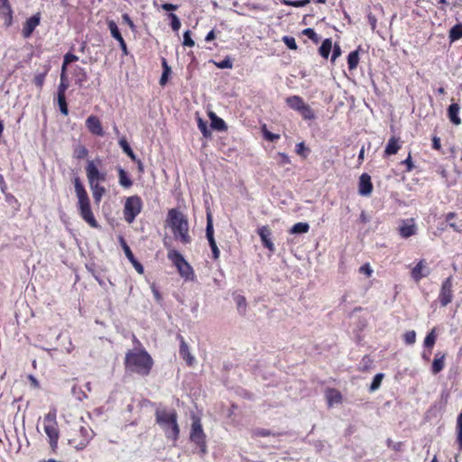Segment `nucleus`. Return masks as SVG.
I'll return each mask as SVG.
<instances>
[{"label":"nucleus","instance_id":"f257e3e1","mask_svg":"<svg viewBox=\"0 0 462 462\" xmlns=\"http://www.w3.org/2000/svg\"><path fill=\"white\" fill-rule=\"evenodd\" d=\"M125 369L141 376H148L153 366V360L144 349L129 350L125 357Z\"/></svg>","mask_w":462,"mask_h":462},{"label":"nucleus","instance_id":"f03ea898","mask_svg":"<svg viewBox=\"0 0 462 462\" xmlns=\"http://www.w3.org/2000/svg\"><path fill=\"white\" fill-rule=\"evenodd\" d=\"M167 223L176 240L184 245L191 243L188 217L179 209L171 208L167 214Z\"/></svg>","mask_w":462,"mask_h":462},{"label":"nucleus","instance_id":"7ed1b4c3","mask_svg":"<svg viewBox=\"0 0 462 462\" xmlns=\"http://www.w3.org/2000/svg\"><path fill=\"white\" fill-rule=\"evenodd\" d=\"M75 192L78 198V210L81 218L91 227H99L98 222L97 221L93 211L91 209L90 199L88 192L81 183L79 177H75L73 180Z\"/></svg>","mask_w":462,"mask_h":462},{"label":"nucleus","instance_id":"20e7f679","mask_svg":"<svg viewBox=\"0 0 462 462\" xmlns=\"http://www.w3.org/2000/svg\"><path fill=\"white\" fill-rule=\"evenodd\" d=\"M177 419L178 414L175 410L157 409L155 411L156 423L163 429L165 437L174 442L180 437V427Z\"/></svg>","mask_w":462,"mask_h":462},{"label":"nucleus","instance_id":"39448f33","mask_svg":"<svg viewBox=\"0 0 462 462\" xmlns=\"http://www.w3.org/2000/svg\"><path fill=\"white\" fill-rule=\"evenodd\" d=\"M69 444L77 450L84 449L94 437L91 427L84 421L73 424L67 433Z\"/></svg>","mask_w":462,"mask_h":462},{"label":"nucleus","instance_id":"423d86ee","mask_svg":"<svg viewBox=\"0 0 462 462\" xmlns=\"http://www.w3.org/2000/svg\"><path fill=\"white\" fill-rule=\"evenodd\" d=\"M168 259L177 268L180 275L185 280L193 281L195 273L192 266L185 260L183 255L173 248L168 249Z\"/></svg>","mask_w":462,"mask_h":462},{"label":"nucleus","instance_id":"0eeeda50","mask_svg":"<svg viewBox=\"0 0 462 462\" xmlns=\"http://www.w3.org/2000/svg\"><path fill=\"white\" fill-rule=\"evenodd\" d=\"M43 428L49 438V444L52 452H56L58 448V441L60 438V430L57 422V415L55 411H50L44 417Z\"/></svg>","mask_w":462,"mask_h":462},{"label":"nucleus","instance_id":"6e6552de","mask_svg":"<svg viewBox=\"0 0 462 462\" xmlns=\"http://www.w3.org/2000/svg\"><path fill=\"white\" fill-rule=\"evenodd\" d=\"M189 440L196 445L200 455L204 456L208 453L207 436L203 430L200 419L196 416L192 418Z\"/></svg>","mask_w":462,"mask_h":462},{"label":"nucleus","instance_id":"1a4fd4ad","mask_svg":"<svg viewBox=\"0 0 462 462\" xmlns=\"http://www.w3.org/2000/svg\"><path fill=\"white\" fill-rule=\"evenodd\" d=\"M101 164L99 158L87 162L85 171L88 184L102 183L106 180V172L99 169Z\"/></svg>","mask_w":462,"mask_h":462},{"label":"nucleus","instance_id":"9d476101","mask_svg":"<svg viewBox=\"0 0 462 462\" xmlns=\"http://www.w3.org/2000/svg\"><path fill=\"white\" fill-rule=\"evenodd\" d=\"M143 208L142 199L138 195L128 197L124 206V218L131 224L135 217L141 213Z\"/></svg>","mask_w":462,"mask_h":462},{"label":"nucleus","instance_id":"9b49d317","mask_svg":"<svg viewBox=\"0 0 462 462\" xmlns=\"http://www.w3.org/2000/svg\"><path fill=\"white\" fill-rule=\"evenodd\" d=\"M453 278L448 277L442 282L438 300L442 307H446L453 300Z\"/></svg>","mask_w":462,"mask_h":462},{"label":"nucleus","instance_id":"f8f14e48","mask_svg":"<svg viewBox=\"0 0 462 462\" xmlns=\"http://www.w3.org/2000/svg\"><path fill=\"white\" fill-rule=\"evenodd\" d=\"M206 236L211 248L212 259L217 261L220 257V251L214 237L213 221L210 214H208L207 217Z\"/></svg>","mask_w":462,"mask_h":462},{"label":"nucleus","instance_id":"ddd939ff","mask_svg":"<svg viewBox=\"0 0 462 462\" xmlns=\"http://www.w3.org/2000/svg\"><path fill=\"white\" fill-rule=\"evenodd\" d=\"M430 270L428 266V263L425 259H420L418 263L411 270V278L415 282H419L423 278L430 275Z\"/></svg>","mask_w":462,"mask_h":462},{"label":"nucleus","instance_id":"4468645a","mask_svg":"<svg viewBox=\"0 0 462 462\" xmlns=\"http://www.w3.org/2000/svg\"><path fill=\"white\" fill-rule=\"evenodd\" d=\"M417 226L414 218L403 219L398 228L399 235L402 238L407 239L417 234Z\"/></svg>","mask_w":462,"mask_h":462},{"label":"nucleus","instance_id":"2eb2a0df","mask_svg":"<svg viewBox=\"0 0 462 462\" xmlns=\"http://www.w3.org/2000/svg\"><path fill=\"white\" fill-rule=\"evenodd\" d=\"M41 13H36L28 18L23 25L22 34L23 38L28 39L32 36L35 28L40 24Z\"/></svg>","mask_w":462,"mask_h":462},{"label":"nucleus","instance_id":"dca6fc26","mask_svg":"<svg viewBox=\"0 0 462 462\" xmlns=\"http://www.w3.org/2000/svg\"><path fill=\"white\" fill-rule=\"evenodd\" d=\"M86 127L88 128V132L96 136H104L105 132L103 130V126L101 124L100 119L94 115L89 116L86 122Z\"/></svg>","mask_w":462,"mask_h":462},{"label":"nucleus","instance_id":"f3484780","mask_svg":"<svg viewBox=\"0 0 462 462\" xmlns=\"http://www.w3.org/2000/svg\"><path fill=\"white\" fill-rule=\"evenodd\" d=\"M257 234L259 235L263 245L267 248L270 252L273 253L275 251V247L273 243L272 242L271 236L272 231L267 226H263L258 228Z\"/></svg>","mask_w":462,"mask_h":462},{"label":"nucleus","instance_id":"a211bd4d","mask_svg":"<svg viewBox=\"0 0 462 462\" xmlns=\"http://www.w3.org/2000/svg\"><path fill=\"white\" fill-rule=\"evenodd\" d=\"M373 183L368 173H363L359 178L358 192L361 196H370L373 192Z\"/></svg>","mask_w":462,"mask_h":462},{"label":"nucleus","instance_id":"6ab92c4d","mask_svg":"<svg viewBox=\"0 0 462 462\" xmlns=\"http://www.w3.org/2000/svg\"><path fill=\"white\" fill-rule=\"evenodd\" d=\"M180 340V356L185 360L186 364L189 366H192L195 361L194 356L190 354L188 344L186 343L184 337L180 335L178 336Z\"/></svg>","mask_w":462,"mask_h":462},{"label":"nucleus","instance_id":"aec40b11","mask_svg":"<svg viewBox=\"0 0 462 462\" xmlns=\"http://www.w3.org/2000/svg\"><path fill=\"white\" fill-rule=\"evenodd\" d=\"M325 397L328 407L341 403L343 400L341 393L336 388H328L325 391Z\"/></svg>","mask_w":462,"mask_h":462},{"label":"nucleus","instance_id":"412c9836","mask_svg":"<svg viewBox=\"0 0 462 462\" xmlns=\"http://www.w3.org/2000/svg\"><path fill=\"white\" fill-rule=\"evenodd\" d=\"M445 358L446 355L441 352H438L435 354L432 365H431V373L433 374H438L440 373L445 367Z\"/></svg>","mask_w":462,"mask_h":462},{"label":"nucleus","instance_id":"4be33fe9","mask_svg":"<svg viewBox=\"0 0 462 462\" xmlns=\"http://www.w3.org/2000/svg\"><path fill=\"white\" fill-rule=\"evenodd\" d=\"M400 138L392 136L386 144L384 149V156H391L396 154L401 149Z\"/></svg>","mask_w":462,"mask_h":462},{"label":"nucleus","instance_id":"5701e85b","mask_svg":"<svg viewBox=\"0 0 462 462\" xmlns=\"http://www.w3.org/2000/svg\"><path fill=\"white\" fill-rule=\"evenodd\" d=\"M286 105L292 110L299 111L306 105L304 99L298 95L290 96L285 99Z\"/></svg>","mask_w":462,"mask_h":462},{"label":"nucleus","instance_id":"b1692460","mask_svg":"<svg viewBox=\"0 0 462 462\" xmlns=\"http://www.w3.org/2000/svg\"><path fill=\"white\" fill-rule=\"evenodd\" d=\"M459 110L460 106L457 103H452L448 108V117L455 125H459L461 124V119L458 116Z\"/></svg>","mask_w":462,"mask_h":462},{"label":"nucleus","instance_id":"393cba45","mask_svg":"<svg viewBox=\"0 0 462 462\" xmlns=\"http://www.w3.org/2000/svg\"><path fill=\"white\" fill-rule=\"evenodd\" d=\"M95 203L99 204L106 193V189L101 183L89 184Z\"/></svg>","mask_w":462,"mask_h":462},{"label":"nucleus","instance_id":"a878e982","mask_svg":"<svg viewBox=\"0 0 462 462\" xmlns=\"http://www.w3.org/2000/svg\"><path fill=\"white\" fill-rule=\"evenodd\" d=\"M73 75L75 77V83L81 87L88 80V74L85 69L76 66L73 71Z\"/></svg>","mask_w":462,"mask_h":462},{"label":"nucleus","instance_id":"bb28decb","mask_svg":"<svg viewBox=\"0 0 462 462\" xmlns=\"http://www.w3.org/2000/svg\"><path fill=\"white\" fill-rule=\"evenodd\" d=\"M361 46L357 48V50L351 51L347 56V65L349 70H354L357 68L360 58H359V51Z\"/></svg>","mask_w":462,"mask_h":462},{"label":"nucleus","instance_id":"cd10ccee","mask_svg":"<svg viewBox=\"0 0 462 462\" xmlns=\"http://www.w3.org/2000/svg\"><path fill=\"white\" fill-rule=\"evenodd\" d=\"M44 69L42 73H38L34 76L33 83L39 88L42 89L45 81V78L51 69L49 64L43 66Z\"/></svg>","mask_w":462,"mask_h":462},{"label":"nucleus","instance_id":"c85d7f7f","mask_svg":"<svg viewBox=\"0 0 462 462\" xmlns=\"http://www.w3.org/2000/svg\"><path fill=\"white\" fill-rule=\"evenodd\" d=\"M210 119H211V127L213 129L218 130V131H226L227 126L225 123V121L216 116L214 113L209 114Z\"/></svg>","mask_w":462,"mask_h":462},{"label":"nucleus","instance_id":"c756f323","mask_svg":"<svg viewBox=\"0 0 462 462\" xmlns=\"http://www.w3.org/2000/svg\"><path fill=\"white\" fill-rule=\"evenodd\" d=\"M162 74L160 79V85L165 86L168 82L169 76L171 73V68L168 65V62L165 58L162 59Z\"/></svg>","mask_w":462,"mask_h":462},{"label":"nucleus","instance_id":"7c9ffc66","mask_svg":"<svg viewBox=\"0 0 462 462\" xmlns=\"http://www.w3.org/2000/svg\"><path fill=\"white\" fill-rule=\"evenodd\" d=\"M299 114L302 117L303 120L311 121L316 118L315 111L311 108V106L306 103L304 106L299 111Z\"/></svg>","mask_w":462,"mask_h":462},{"label":"nucleus","instance_id":"2f4dec72","mask_svg":"<svg viewBox=\"0 0 462 462\" xmlns=\"http://www.w3.org/2000/svg\"><path fill=\"white\" fill-rule=\"evenodd\" d=\"M331 50H332V40L330 38H328L322 42L321 46L319 49V52L321 57H323L324 59H328Z\"/></svg>","mask_w":462,"mask_h":462},{"label":"nucleus","instance_id":"473e14b6","mask_svg":"<svg viewBox=\"0 0 462 462\" xmlns=\"http://www.w3.org/2000/svg\"><path fill=\"white\" fill-rule=\"evenodd\" d=\"M448 38L451 42H454L462 38V23H457L448 32Z\"/></svg>","mask_w":462,"mask_h":462},{"label":"nucleus","instance_id":"72a5a7b5","mask_svg":"<svg viewBox=\"0 0 462 462\" xmlns=\"http://www.w3.org/2000/svg\"><path fill=\"white\" fill-rule=\"evenodd\" d=\"M106 23H107V27L110 31L111 36L114 39H116L117 42L124 39L119 31V28H118L116 23L114 20H107Z\"/></svg>","mask_w":462,"mask_h":462},{"label":"nucleus","instance_id":"f704fd0d","mask_svg":"<svg viewBox=\"0 0 462 462\" xmlns=\"http://www.w3.org/2000/svg\"><path fill=\"white\" fill-rule=\"evenodd\" d=\"M437 340V333L436 328H432L430 332L427 334V336L424 338L423 345L426 348L430 350V353L431 352L432 347L434 346Z\"/></svg>","mask_w":462,"mask_h":462},{"label":"nucleus","instance_id":"c9c22d12","mask_svg":"<svg viewBox=\"0 0 462 462\" xmlns=\"http://www.w3.org/2000/svg\"><path fill=\"white\" fill-rule=\"evenodd\" d=\"M88 155V148L83 144H78L73 149V157L77 160L85 159Z\"/></svg>","mask_w":462,"mask_h":462},{"label":"nucleus","instance_id":"e433bc0d","mask_svg":"<svg viewBox=\"0 0 462 462\" xmlns=\"http://www.w3.org/2000/svg\"><path fill=\"white\" fill-rule=\"evenodd\" d=\"M119 183L122 187L128 189L133 185L132 180L129 178L126 171L123 169L118 170Z\"/></svg>","mask_w":462,"mask_h":462},{"label":"nucleus","instance_id":"4c0bfd02","mask_svg":"<svg viewBox=\"0 0 462 462\" xmlns=\"http://www.w3.org/2000/svg\"><path fill=\"white\" fill-rule=\"evenodd\" d=\"M235 301L236 303V307H237V310H238L239 314L242 316H245V312H246V307H247L245 297L243 295H236L235 297Z\"/></svg>","mask_w":462,"mask_h":462},{"label":"nucleus","instance_id":"58836bf2","mask_svg":"<svg viewBox=\"0 0 462 462\" xmlns=\"http://www.w3.org/2000/svg\"><path fill=\"white\" fill-rule=\"evenodd\" d=\"M57 103L60 107V111L62 115L68 116L69 115V108L68 104L66 101V95L65 94H60L57 93Z\"/></svg>","mask_w":462,"mask_h":462},{"label":"nucleus","instance_id":"ea45409f","mask_svg":"<svg viewBox=\"0 0 462 462\" xmlns=\"http://www.w3.org/2000/svg\"><path fill=\"white\" fill-rule=\"evenodd\" d=\"M119 145L123 149V151L131 158L132 161H137V157L130 147L128 142L125 138H122L119 140Z\"/></svg>","mask_w":462,"mask_h":462},{"label":"nucleus","instance_id":"a19ab883","mask_svg":"<svg viewBox=\"0 0 462 462\" xmlns=\"http://www.w3.org/2000/svg\"><path fill=\"white\" fill-rule=\"evenodd\" d=\"M69 88V79L67 76V72L60 71V80L58 86L57 93H61L66 95V91Z\"/></svg>","mask_w":462,"mask_h":462},{"label":"nucleus","instance_id":"79ce46f5","mask_svg":"<svg viewBox=\"0 0 462 462\" xmlns=\"http://www.w3.org/2000/svg\"><path fill=\"white\" fill-rule=\"evenodd\" d=\"M457 443L458 446V449L462 450V411L458 414L457 418Z\"/></svg>","mask_w":462,"mask_h":462},{"label":"nucleus","instance_id":"37998d69","mask_svg":"<svg viewBox=\"0 0 462 462\" xmlns=\"http://www.w3.org/2000/svg\"><path fill=\"white\" fill-rule=\"evenodd\" d=\"M456 213L455 212H448L447 215H446V221L449 222V226L451 228H453L454 231L456 232H462V221L459 222V224L456 223V222H450L453 218L456 217Z\"/></svg>","mask_w":462,"mask_h":462},{"label":"nucleus","instance_id":"c03bdc74","mask_svg":"<svg viewBox=\"0 0 462 462\" xmlns=\"http://www.w3.org/2000/svg\"><path fill=\"white\" fill-rule=\"evenodd\" d=\"M310 229V226L308 223L299 222L292 226L291 228V234H303L307 233Z\"/></svg>","mask_w":462,"mask_h":462},{"label":"nucleus","instance_id":"a18cd8bd","mask_svg":"<svg viewBox=\"0 0 462 462\" xmlns=\"http://www.w3.org/2000/svg\"><path fill=\"white\" fill-rule=\"evenodd\" d=\"M79 60V57L75 54L68 52L64 55L63 63L61 66V71L67 72L68 65L71 62H75Z\"/></svg>","mask_w":462,"mask_h":462},{"label":"nucleus","instance_id":"49530a36","mask_svg":"<svg viewBox=\"0 0 462 462\" xmlns=\"http://www.w3.org/2000/svg\"><path fill=\"white\" fill-rule=\"evenodd\" d=\"M261 131L263 133V135L264 137L265 140L267 141H270V142H276L280 139V134H273L272 132H270L268 129H267V126L266 125H263L262 127H261Z\"/></svg>","mask_w":462,"mask_h":462},{"label":"nucleus","instance_id":"de8ad7c7","mask_svg":"<svg viewBox=\"0 0 462 462\" xmlns=\"http://www.w3.org/2000/svg\"><path fill=\"white\" fill-rule=\"evenodd\" d=\"M372 365H373V359L371 358L370 356L365 355L361 360L359 371L367 372L371 369Z\"/></svg>","mask_w":462,"mask_h":462},{"label":"nucleus","instance_id":"09e8293b","mask_svg":"<svg viewBox=\"0 0 462 462\" xmlns=\"http://www.w3.org/2000/svg\"><path fill=\"white\" fill-rule=\"evenodd\" d=\"M295 152L297 154L306 159L310 153V149L306 147L305 143L302 142L296 144Z\"/></svg>","mask_w":462,"mask_h":462},{"label":"nucleus","instance_id":"8fccbe9b","mask_svg":"<svg viewBox=\"0 0 462 462\" xmlns=\"http://www.w3.org/2000/svg\"><path fill=\"white\" fill-rule=\"evenodd\" d=\"M168 18L171 20V27L174 32H178L181 26L180 21L179 17L173 14L170 13L168 14Z\"/></svg>","mask_w":462,"mask_h":462},{"label":"nucleus","instance_id":"3c124183","mask_svg":"<svg viewBox=\"0 0 462 462\" xmlns=\"http://www.w3.org/2000/svg\"><path fill=\"white\" fill-rule=\"evenodd\" d=\"M384 377V374H382V373H379L377 374L374 375V379H373V382L370 385V391L371 392H374L376 391L377 389H379V387L381 386V383H382V381Z\"/></svg>","mask_w":462,"mask_h":462},{"label":"nucleus","instance_id":"603ef678","mask_svg":"<svg viewBox=\"0 0 462 462\" xmlns=\"http://www.w3.org/2000/svg\"><path fill=\"white\" fill-rule=\"evenodd\" d=\"M310 0H299V1H292V0H282V3L288 6H293V7H302L310 4Z\"/></svg>","mask_w":462,"mask_h":462},{"label":"nucleus","instance_id":"864d4df0","mask_svg":"<svg viewBox=\"0 0 462 462\" xmlns=\"http://www.w3.org/2000/svg\"><path fill=\"white\" fill-rule=\"evenodd\" d=\"M403 340L407 345H412L416 341V332L414 330L406 331L403 334Z\"/></svg>","mask_w":462,"mask_h":462},{"label":"nucleus","instance_id":"5fc2aeb1","mask_svg":"<svg viewBox=\"0 0 462 462\" xmlns=\"http://www.w3.org/2000/svg\"><path fill=\"white\" fill-rule=\"evenodd\" d=\"M120 243H121V245L123 247V250L125 252L126 258L129 261L134 260V258H135V257H134L132 250L130 249V247L128 246V245L126 244V242L125 241V239L123 237H120Z\"/></svg>","mask_w":462,"mask_h":462},{"label":"nucleus","instance_id":"6e6d98bb","mask_svg":"<svg viewBox=\"0 0 462 462\" xmlns=\"http://www.w3.org/2000/svg\"><path fill=\"white\" fill-rule=\"evenodd\" d=\"M198 126L203 136L209 137L211 135V132L208 130L207 123L204 122L201 118L199 119Z\"/></svg>","mask_w":462,"mask_h":462},{"label":"nucleus","instance_id":"4d7b16f0","mask_svg":"<svg viewBox=\"0 0 462 462\" xmlns=\"http://www.w3.org/2000/svg\"><path fill=\"white\" fill-rule=\"evenodd\" d=\"M282 41H283V42L286 44V46L290 50H296L297 49L296 41H295V39L293 37H291V36H284L282 38Z\"/></svg>","mask_w":462,"mask_h":462},{"label":"nucleus","instance_id":"13d9d810","mask_svg":"<svg viewBox=\"0 0 462 462\" xmlns=\"http://www.w3.org/2000/svg\"><path fill=\"white\" fill-rule=\"evenodd\" d=\"M216 66L219 69H232L233 67V62L232 60H230L229 57H226V59H224L223 60L219 61V62H217L216 63Z\"/></svg>","mask_w":462,"mask_h":462},{"label":"nucleus","instance_id":"bf43d9fd","mask_svg":"<svg viewBox=\"0 0 462 462\" xmlns=\"http://www.w3.org/2000/svg\"><path fill=\"white\" fill-rule=\"evenodd\" d=\"M183 45L187 47H193L195 45V42L192 40L190 36V31H186L183 34Z\"/></svg>","mask_w":462,"mask_h":462},{"label":"nucleus","instance_id":"052dcab7","mask_svg":"<svg viewBox=\"0 0 462 462\" xmlns=\"http://www.w3.org/2000/svg\"><path fill=\"white\" fill-rule=\"evenodd\" d=\"M387 447L393 449L394 451H401L402 449L403 443L401 441L393 442L392 439H387Z\"/></svg>","mask_w":462,"mask_h":462},{"label":"nucleus","instance_id":"680f3d73","mask_svg":"<svg viewBox=\"0 0 462 462\" xmlns=\"http://www.w3.org/2000/svg\"><path fill=\"white\" fill-rule=\"evenodd\" d=\"M402 163L406 166L407 172H410L414 169V164L412 162L411 153L408 154V157L404 161H402Z\"/></svg>","mask_w":462,"mask_h":462},{"label":"nucleus","instance_id":"e2e57ef3","mask_svg":"<svg viewBox=\"0 0 462 462\" xmlns=\"http://www.w3.org/2000/svg\"><path fill=\"white\" fill-rule=\"evenodd\" d=\"M359 273L365 274L367 277H371L373 273V270L370 266V264L365 263L359 268Z\"/></svg>","mask_w":462,"mask_h":462},{"label":"nucleus","instance_id":"0e129e2a","mask_svg":"<svg viewBox=\"0 0 462 462\" xmlns=\"http://www.w3.org/2000/svg\"><path fill=\"white\" fill-rule=\"evenodd\" d=\"M341 55V48L338 44H335L332 51L331 62H335V60Z\"/></svg>","mask_w":462,"mask_h":462},{"label":"nucleus","instance_id":"69168bd1","mask_svg":"<svg viewBox=\"0 0 462 462\" xmlns=\"http://www.w3.org/2000/svg\"><path fill=\"white\" fill-rule=\"evenodd\" d=\"M303 34L306 35L308 38H310L312 41H317V33L312 28H307L303 31Z\"/></svg>","mask_w":462,"mask_h":462},{"label":"nucleus","instance_id":"338daca9","mask_svg":"<svg viewBox=\"0 0 462 462\" xmlns=\"http://www.w3.org/2000/svg\"><path fill=\"white\" fill-rule=\"evenodd\" d=\"M130 262L134 265V269L136 270V272L138 273H140V274L143 273V272H144L143 266V264L140 262H138L136 260V258H134V260H131Z\"/></svg>","mask_w":462,"mask_h":462},{"label":"nucleus","instance_id":"774afa93","mask_svg":"<svg viewBox=\"0 0 462 462\" xmlns=\"http://www.w3.org/2000/svg\"><path fill=\"white\" fill-rule=\"evenodd\" d=\"M278 156L280 158V164L285 165L291 163L290 157L284 152H279Z\"/></svg>","mask_w":462,"mask_h":462}]
</instances>
